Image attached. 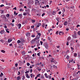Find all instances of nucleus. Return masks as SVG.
<instances>
[{
    "label": "nucleus",
    "mask_w": 80,
    "mask_h": 80,
    "mask_svg": "<svg viewBox=\"0 0 80 80\" xmlns=\"http://www.w3.org/2000/svg\"><path fill=\"white\" fill-rule=\"evenodd\" d=\"M34 3V1L33 0H29V3H28V4H33Z\"/></svg>",
    "instance_id": "nucleus-1"
},
{
    "label": "nucleus",
    "mask_w": 80,
    "mask_h": 80,
    "mask_svg": "<svg viewBox=\"0 0 80 80\" xmlns=\"http://www.w3.org/2000/svg\"><path fill=\"white\" fill-rule=\"evenodd\" d=\"M44 45L45 46L46 49H48V44H47V43H45Z\"/></svg>",
    "instance_id": "nucleus-2"
},
{
    "label": "nucleus",
    "mask_w": 80,
    "mask_h": 80,
    "mask_svg": "<svg viewBox=\"0 0 80 80\" xmlns=\"http://www.w3.org/2000/svg\"><path fill=\"white\" fill-rule=\"evenodd\" d=\"M30 15V14H29V11H26V13H25V12H23V15H25V16L26 15Z\"/></svg>",
    "instance_id": "nucleus-3"
},
{
    "label": "nucleus",
    "mask_w": 80,
    "mask_h": 80,
    "mask_svg": "<svg viewBox=\"0 0 80 80\" xmlns=\"http://www.w3.org/2000/svg\"><path fill=\"white\" fill-rule=\"evenodd\" d=\"M38 3H39V1H38V0H35V5H38Z\"/></svg>",
    "instance_id": "nucleus-4"
},
{
    "label": "nucleus",
    "mask_w": 80,
    "mask_h": 80,
    "mask_svg": "<svg viewBox=\"0 0 80 80\" xmlns=\"http://www.w3.org/2000/svg\"><path fill=\"white\" fill-rule=\"evenodd\" d=\"M0 33H1V35H2L3 33H5V31H4V30H1V32H0Z\"/></svg>",
    "instance_id": "nucleus-5"
},
{
    "label": "nucleus",
    "mask_w": 80,
    "mask_h": 80,
    "mask_svg": "<svg viewBox=\"0 0 80 80\" xmlns=\"http://www.w3.org/2000/svg\"><path fill=\"white\" fill-rule=\"evenodd\" d=\"M63 24L65 26H66V25H67V24H68V22H67V21H65L64 22V23Z\"/></svg>",
    "instance_id": "nucleus-6"
},
{
    "label": "nucleus",
    "mask_w": 80,
    "mask_h": 80,
    "mask_svg": "<svg viewBox=\"0 0 80 80\" xmlns=\"http://www.w3.org/2000/svg\"><path fill=\"white\" fill-rule=\"evenodd\" d=\"M26 35L27 37H30V33H28L26 34Z\"/></svg>",
    "instance_id": "nucleus-7"
},
{
    "label": "nucleus",
    "mask_w": 80,
    "mask_h": 80,
    "mask_svg": "<svg viewBox=\"0 0 80 80\" xmlns=\"http://www.w3.org/2000/svg\"><path fill=\"white\" fill-rule=\"evenodd\" d=\"M26 76L28 78H30V76L28 75V74H26Z\"/></svg>",
    "instance_id": "nucleus-8"
},
{
    "label": "nucleus",
    "mask_w": 80,
    "mask_h": 80,
    "mask_svg": "<svg viewBox=\"0 0 80 80\" xmlns=\"http://www.w3.org/2000/svg\"><path fill=\"white\" fill-rule=\"evenodd\" d=\"M70 40H71V37H70L69 36L67 40L68 41H70Z\"/></svg>",
    "instance_id": "nucleus-9"
},
{
    "label": "nucleus",
    "mask_w": 80,
    "mask_h": 80,
    "mask_svg": "<svg viewBox=\"0 0 80 80\" xmlns=\"http://www.w3.org/2000/svg\"><path fill=\"white\" fill-rule=\"evenodd\" d=\"M59 33L60 35H63V32H62V31H60Z\"/></svg>",
    "instance_id": "nucleus-10"
},
{
    "label": "nucleus",
    "mask_w": 80,
    "mask_h": 80,
    "mask_svg": "<svg viewBox=\"0 0 80 80\" xmlns=\"http://www.w3.org/2000/svg\"><path fill=\"white\" fill-rule=\"evenodd\" d=\"M18 28L19 29L20 28H21V24H19V25H18Z\"/></svg>",
    "instance_id": "nucleus-11"
},
{
    "label": "nucleus",
    "mask_w": 80,
    "mask_h": 80,
    "mask_svg": "<svg viewBox=\"0 0 80 80\" xmlns=\"http://www.w3.org/2000/svg\"><path fill=\"white\" fill-rule=\"evenodd\" d=\"M12 41V40L8 39V43H10V42H11Z\"/></svg>",
    "instance_id": "nucleus-12"
},
{
    "label": "nucleus",
    "mask_w": 80,
    "mask_h": 80,
    "mask_svg": "<svg viewBox=\"0 0 80 80\" xmlns=\"http://www.w3.org/2000/svg\"><path fill=\"white\" fill-rule=\"evenodd\" d=\"M37 39H39L40 38V36L38 35H37L36 37Z\"/></svg>",
    "instance_id": "nucleus-13"
},
{
    "label": "nucleus",
    "mask_w": 80,
    "mask_h": 80,
    "mask_svg": "<svg viewBox=\"0 0 80 80\" xmlns=\"http://www.w3.org/2000/svg\"><path fill=\"white\" fill-rule=\"evenodd\" d=\"M22 55H25V54L26 52H25V51H23L22 52Z\"/></svg>",
    "instance_id": "nucleus-14"
},
{
    "label": "nucleus",
    "mask_w": 80,
    "mask_h": 80,
    "mask_svg": "<svg viewBox=\"0 0 80 80\" xmlns=\"http://www.w3.org/2000/svg\"><path fill=\"white\" fill-rule=\"evenodd\" d=\"M59 19H60V18H59V17H57L56 18V20L58 21V22H59Z\"/></svg>",
    "instance_id": "nucleus-15"
},
{
    "label": "nucleus",
    "mask_w": 80,
    "mask_h": 80,
    "mask_svg": "<svg viewBox=\"0 0 80 80\" xmlns=\"http://www.w3.org/2000/svg\"><path fill=\"white\" fill-rule=\"evenodd\" d=\"M54 61H55V60L54 59V58H52V59L51 60V62H54Z\"/></svg>",
    "instance_id": "nucleus-16"
},
{
    "label": "nucleus",
    "mask_w": 80,
    "mask_h": 80,
    "mask_svg": "<svg viewBox=\"0 0 80 80\" xmlns=\"http://www.w3.org/2000/svg\"><path fill=\"white\" fill-rule=\"evenodd\" d=\"M55 14H56V12L53 11L52 12V15H55Z\"/></svg>",
    "instance_id": "nucleus-17"
},
{
    "label": "nucleus",
    "mask_w": 80,
    "mask_h": 80,
    "mask_svg": "<svg viewBox=\"0 0 80 80\" xmlns=\"http://www.w3.org/2000/svg\"><path fill=\"white\" fill-rule=\"evenodd\" d=\"M53 67L54 68H56V69L57 68V66H56L55 65H54L53 66Z\"/></svg>",
    "instance_id": "nucleus-18"
},
{
    "label": "nucleus",
    "mask_w": 80,
    "mask_h": 80,
    "mask_svg": "<svg viewBox=\"0 0 80 80\" xmlns=\"http://www.w3.org/2000/svg\"><path fill=\"white\" fill-rule=\"evenodd\" d=\"M32 23H35V20L32 19Z\"/></svg>",
    "instance_id": "nucleus-19"
},
{
    "label": "nucleus",
    "mask_w": 80,
    "mask_h": 80,
    "mask_svg": "<svg viewBox=\"0 0 80 80\" xmlns=\"http://www.w3.org/2000/svg\"><path fill=\"white\" fill-rule=\"evenodd\" d=\"M73 59H72V60H70L69 61V63H70L71 62H73Z\"/></svg>",
    "instance_id": "nucleus-20"
},
{
    "label": "nucleus",
    "mask_w": 80,
    "mask_h": 80,
    "mask_svg": "<svg viewBox=\"0 0 80 80\" xmlns=\"http://www.w3.org/2000/svg\"><path fill=\"white\" fill-rule=\"evenodd\" d=\"M38 35H39V37H40V36H41V33H38Z\"/></svg>",
    "instance_id": "nucleus-21"
},
{
    "label": "nucleus",
    "mask_w": 80,
    "mask_h": 80,
    "mask_svg": "<svg viewBox=\"0 0 80 80\" xmlns=\"http://www.w3.org/2000/svg\"><path fill=\"white\" fill-rule=\"evenodd\" d=\"M3 73H2V72H1V74L0 75V77H3Z\"/></svg>",
    "instance_id": "nucleus-22"
},
{
    "label": "nucleus",
    "mask_w": 80,
    "mask_h": 80,
    "mask_svg": "<svg viewBox=\"0 0 80 80\" xmlns=\"http://www.w3.org/2000/svg\"><path fill=\"white\" fill-rule=\"evenodd\" d=\"M10 16V14H7L6 15V16L7 17H9Z\"/></svg>",
    "instance_id": "nucleus-23"
},
{
    "label": "nucleus",
    "mask_w": 80,
    "mask_h": 80,
    "mask_svg": "<svg viewBox=\"0 0 80 80\" xmlns=\"http://www.w3.org/2000/svg\"><path fill=\"white\" fill-rule=\"evenodd\" d=\"M1 52H2V53H5V51L3 50H2Z\"/></svg>",
    "instance_id": "nucleus-24"
},
{
    "label": "nucleus",
    "mask_w": 80,
    "mask_h": 80,
    "mask_svg": "<svg viewBox=\"0 0 80 80\" xmlns=\"http://www.w3.org/2000/svg\"><path fill=\"white\" fill-rule=\"evenodd\" d=\"M74 6H72L70 7V8H71V9H72V10H73V8H74Z\"/></svg>",
    "instance_id": "nucleus-25"
},
{
    "label": "nucleus",
    "mask_w": 80,
    "mask_h": 80,
    "mask_svg": "<svg viewBox=\"0 0 80 80\" xmlns=\"http://www.w3.org/2000/svg\"><path fill=\"white\" fill-rule=\"evenodd\" d=\"M78 35H80V31H78Z\"/></svg>",
    "instance_id": "nucleus-26"
},
{
    "label": "nucleus",
    "mask_w": 80,
    "mask_h": 80,
    "mask_svg": "<svg viewBox=\"0 0 80 80\" xmlns=\"http://www.w3.org/2000/svg\"><path fill=\"white\" fill-rule=\"evenodd\" d=\"M25 79V76H22V80H24V79Z\"/></svg>",
    "instance_id": "nucleus-27"
},
{
    "label": "nucleus",
    "mask_w": 80,
    "mask_h": 80,
    "mask_svg": "<svg viewBox=\"0 0 80 80\" xmlns=\"http://www.w3.org/2000/svg\"><path fill=\"white\" fill-rule=\"evenodd\" d=\"M77 53H75L74 54V57H77Z\"/></svg>",
    "instance_id": "nucleus-28"
},
{
    "label": "nucleus",
    "mask_w": 80,
    "mask_h": 80,
    "mask_svg": "<svg viewBox=\"0 0 80 80\" xmlns=\"http://www.w3.org/2000/svg\"><path fill=\"white\" fill-rule=\"evenodd\" d=\"M69 52V50H68L67 52H65V53H66V54H67V53H68Z\"/></svg>",
    "instance_id": "nucleus-29"
},
{
    "label": "nucleus",
    "mask_w": 80,
    "mask_h": 80,
    "mask_svg": "<svg viewBox=\"0 0 80 80\" xmlns=\"http://www.w3.org/2000/svg\"><path fill=\"white\" fill-rule=\"evenodd\" d=\"M10 25H12V27H13V26H14V24H13L12 23H11Z\"/></svg>",
    "instance_id": "nucleus-30"
},
{
    "label": "nucleus",
    "mask_w": 80,
    "mask_h": 80,
    "mask_svg": "<svg viewBox=\"0 0 80 80\" xmlns=\"http://www.w3.org/2000/svg\"><path fill=\"white\" fill-rule=\"evenodd\" d=\"M21 42L20 41V40H18L17 41V43H20Z\"/></svg>",
    "instance_id": "nucleus-31"
},
{
    "label": "nucleus",
    "mask_w": 80,
    "mask_h": 80,
    "mask_svg": "<svg viewBox=\"0 0 80 80\" xmlns=\"http://www.w3.org/2000/svg\"><path fill=\"white\" fill-rule=\"evenodd\" d=\"M19 11H20V12H22V11L23 12V9H22V8H21L19 10Z\"/></svg>",
    "instance_id": "nucleus-32"
},
{
    "label": "nucleus",
    "mask_w": 80,
    "mask_h": 80,
    "mask_svg": "<svg viewBox=\"0 0 80 80\" xmlns=\"http://www.w3.org/2000/svg\"><path fill=\"white\" fill-rule=\"evenodd\" d=\"M27 66H30V64L28 62L27 63Z\"/></svg>",
    "instance_id": "nucleus-33"
},
{
    "label": "nucleus",
    "mask_w": 80,
    "mask_h": 80,
    "mask_svg": "<svg viewBox=\"0 0 80 80\" xmlns=\"http://www.w3.org/2000/svg\"><path fill=\"white\" fill-rule=\"evenodd\" d=\"M0 7H4V5L3 4H2L0 6Z\"/></svg>",
    "instance_id": "nucleus-34"
},
{
    "label": "nucleus",
    "mask_w": 80,
    "mask_h": 80,
    "mask_svg": "<svg viewBox=\"0 0 80 80\" xmlns=\"http://www.w3.org/2000/svg\"><path fill=\"white\" fill-rule=\"evenodd\" d=\"M29 70L28 71H27L26 72H25V73H29Z\"/></svg>",
    "instance_id": "nucleus-35"
},
{
    "label": "nucleus",
    "mask_w": 80,
    "mask_h": 80,
    "mask_svg": "<svg viewBox=\"0 0 80 80\" xmlns=\"http://www.w3.org/2000/svg\"><path fill=\"white\" fill-rule=\"evenodd\" d=\"M18 75H20V71H18Z\"/></svg>",
    "instance_id": "nucleus-36"
},
{
    "label": "nucleus",
    "mask_w": 80,
    "mask_h": 80,
    "mask_svg": "<svg viewBox=\"0 0 80 80\" xmlns=\"http://www.w3.org/2000/svg\"><path fill=\"white\" fill-rule=\"evenodd\" d=\"M6 31L7 33H10V32L9 31L7 30L6 29Z\"/></svg>",
    "instance_id": "nucleus-37"
},
{
    "label": "nucleus",
    "mask_w": 80,
    "mask_h": 80,
    "mask_svg": "<svg viewBox=\"0 0 80 80\" xmlns=\"http://www.w3.org/2000/svg\"><path fill=\"white\" fill-rule=\"evenodd\" d=\"M18 16H19V17H22V14H19Z\"/></svg>",
    "instance_id": "nucleus-38"
},
{
    "label": "nucleus",
    "mask_w": 80,
    "mask_h": 80,
    "mask_svg": "<svg viewBox=\"0 0 80 80\" xmlns=\"http://www.w3.org/2000/svg\"><path fill=\"white\" fill-rule=\"evenodd\" d=\"M37 15L38 16H38H40L41 15L40 13L37 14Z\"/></svg>",
    "instance_id": "nucleus-39"
},
{
    "label": "nucleus",
    "mask_w": 80,
    "mask_h": 80,
    "mask_svg": "<svg viewBox=\"0 0 80 80\" xmlns=\"http://www.w3.org/2000/svg\"><path fill=\"white\" fill-rule=\"evenodd\" d=\"M66 58H67V59H68L69 58V56L68 55H67Z\"/></svg>",
    "instance_id": "nucleus-40"
},
{
    "label": "nucleus",
    "mask_w": 80,
    "mask_h": 80,
    "mask_svg": "<svg viewBox=\"0 0 80 80\" xmlns=\"http://www.w3.org/2000/svg\"><path fill=\"white\" fill-rule=\"evenodd\" d=\"M62 12H65V9L64 8H63L62 10Z\"/></svg>",
    "instance_id": "nucleus-41"
},
{
    "label": "nucleus",
    "mask_w": 80,
    "mask_h": 80,
    "mask_svg": "<svg viewBox=\"0 0 80 80\" xmlns=\"http://www.w3.org/2000/svg\"><path fill=\"white\" fill-rule=\"evenodd\" d=\"M32 37H35V36L34 35H32L31 36Z\"/></svg>",
    "instance_id": "nucleus-42"
},
{
    "label": "nucleus",
    "mask_w": 80,
    "mask_h": 80,
    "mask_svg": "<svg viewBox=\"0 0 80 80\" xmlns=\"http://www.w3.org/2000/svg\"><path fill=\"white\" fill-rule=\"evenodd\" d=\"M45 13H43L42 14V17H43L44 16V15H45Z\"/></svg>",
    "instance_id": "nucleus-43"
},
{
    "label": "nucleus",
    "mask_w": 80,
    "mask_h": 80,
    "mask_svg": "<svg viewBox=\"0 0 80 80\" xmlns=\"http://www.w3.org/2000/svg\"><path fill=\"white\" fill-rule=\"evenodd\" d=\"M40 43L41 45H42V44H43V42L42 41H40Z\"/></svg>",
    "instance_id": "nucleus-44"
},
{
    "label": "nucleus",
    "mask_w": 80,
    "mask_h": 80,
    "mask_svg": "<svg viewBox=\"0 0 80 80\" xmlns=\"http://www.w3.org/2000/svg\"><path fill=\"white\" fill-rule=\"evenodd\" d=\"M40 74H39L38 75H37V77H40Z\"/></svg>",
    "instance_id": "nucleus-45"
},
{
    "label": "nucleus",
    "mask_w": 80,
    "mask_h": 80,
    "mask_svg": "<svg viewBox=\"0 0 80 80\" xmlns=\"http://www.w3.org/2000/svg\"><path fill=\"white\" fill-rule=\"evenodd\" d=\"M74 35H77V32L75 31L74 32Z\"/></svg>",
    "instance_id": "nucleus-46"
},
{
    "label": "nucleus",
    "mask_w": 80,
    "mask_h": 80,
    "mask_svg": "<svg viewBox=\"0 0 80 80\" xmlns=\"http://www.w3.org/2000/svg\"><path fill=\"white\" fill-rule=\"evenodd\" d=\"M30 76H31V78H32V76H33V74H31Z\"/></svg>",
    "instance_id": "nucleus-47"
},
{
    "label": "nucleus",
    "mask_w": 80,
    "mask_h": 80,
    "mask_svg": "<svg viewBox=\"0 0 80 80\" xmlns=\"http://www.w3.org/2000/svg\"><path fill=\"white\" fill-rule=\"evenodd\" d=\"M42 27H45V24H43L42 25Z\"/></svg>",
    "instance_id": "nucleus-48"
},
{
    "label": "nucleus",
    "mask_w": 80,
    "mask_h": 80,
    "mask_svg": "<svg viewBox=\"0 0 80 80\" xmlns=\"http://www.w3.org/2000/svg\"><path fill=\"white\" fill-rule=\"evenodd\" d=\"M66 44H67V45H69V44H68V42H67Z\"/></svg>",
    "instance_id": "nucleus-49"
},
{
    "label": "nucleus",
    "mask_w": 80,
    "mask_h": 80,
    "mask_svg": "<svg viewBox=\"0 0 80 80\" xmlns=\"http://www.w3.org/2000/svg\"><path fill=\"white\" fill-rule=\"evenodd\" d=\"M32 71H33V70H32V69L30 70V72L31 73H32Z\"/></svg>",
    "instance_id": "nucleus-50"
},
{
    "label": "nucleus",
    "mask_w": 80,
    "mask_h": 80,
    "mask_svg": "<svg viewBox=\"0 0 80 80\" xmlns=\"http://www.w3.org/2000/svg\"><path fill=\"white\" fill-rule=\"evenodd\" d=\"M78 27H80V25L79 24H78L77 25V28H78Z\"/></svg>",
    "instance_id": "nucleus-51"
},
{
    "label": "nucleus",
    "mask_w": 80,
    "mask_h": 80,
    "mask_svg": "<svg viewBox=\"0 0 80 80\" xmlns=\"http://www.w3.org/2000/svg\"><path fill=\"white\" fill-rule=\"evenodd\" d=\"M16 67H17V66H18V63H17L16 64H15Z\"/></svg>",
    "instance_id": "nucleus-52"
},
{
    "label": "nucleus",
    "mask_w": 80,
    "mask_h": 80,
    "mask_svg": "<svg viewBox=\"0 0 80 80\" xmlns=\"http://www.w3.org/2000/svg\"><path fill=\"white\" fill-rule=\"evenodd\" d=\"M38 25H39V26H40V25H42V24H41V23H39L38 24Z\"/></svg>",
    "instance_id": "nucleus-53"
},
{
    "label": "nucleus",
    "mask_w": 80,
    "mask_h": 80,
    "mask_svg": "<svg viewBox=\"0 0 80 80\" xmlns=\"http://www.w3.org/2000/svg\"><path fill=\"white\" fill-rule=\"evenodd\" d=\"M15 22V20H14V19H13L12 21V23H13V22Z\"/></svg>",
    "instance_id": "nucleus-54"
},
{
    "label": "nucleus",
    "mask_w": 80,
    "mask_h": 80,
    "mask_svg": "<svg viewBox=\"0 0 80 80\" xmlns=\"http://www.w3.org/2000/svg\"><path fill=\"white\" fill-rule=\"evenodd\" d=\"M58 31H57L56 32V35H57V34H58Z\"/></svg>",
    "instance_id": "nucleus-55"
},
{
    "label": "nucleus",
    "mask_w": 80,
    "mask_h": 80,
    "mask_svg": "<svg viewBox=\"0 0 80 80\" xmlns=\"http://www.w3.org/2000/svg\"><path fill=\"white\" fill-rule=\"evenodd\" d=\"M4 28H7V26H6V25L4 26Z\"/></svg>",
    "instance_id": "nucleus-56"
},
{
    "label": "nucleus",
    "mask_w": 80,
    "mask_h": 80,
    "mask_svg": "<svg viewBox=\"0 0 80 80\" xmlns=\"http://www.w3.org/2000/svg\"><path fill=\"white\" fill-rule=\"evenodd\" d=\"M66 30H67V31H68V30H69V29L68 28H67Z\"/></svg>",
    "instance_id": "nucleus-57"
},
{
    "label": "nucleus",
    "mask_w": 80,
    "mask_h": 80,
    "mask_svg": "<svg viewBox=\"0 0 80 80\" xmlns=\"http://www.w3.org/2000/svg\"><path fill=\"white\" fill-rule=\"evenodd\" d=\"M12 45H12V44H9L10 47V46H11V47H12Z\"/></svg>",
    "instance_id": "nucleus-58"
},
{
    "label": "nucleus",
    "mask_w": 80,
    "mask_h": 80,
    "mask_svg": "<svg viewBox=\"0 0 80 80\" xmlns=\"http://www.w3.org/2000/svg\"><path fill=\"white\" fill-rule=\"evenodd\" d=\"M78 57L79 58H80V54L78 55Z\"/></svg>",
    "instance_id": "nucleus-59"
},
{
    "label": "nucleus",
    "mask_w": 80,
    "mask_h": 80,
    "mask_svg": "<svg viewBox=\"0 0 80 80\" xmlns=\"http://www.w3.org/2000/svg\"><path fill=\"white\" fill-rule=\"evenodd\" d=\"M37 38H34V42L35 41H36V40H37Z\"/></svg>",
    "instance_id": "nucleus-60"
},
{
    "label": "nucleus",
    "mask_w": 80,
    "mask_h": 80,
    "mask_svg": "<svg viewBox=\"0 0 80 80\" xmlns=\"http://www.w3.org/2000/svg\"><path fill=\"white\" fill-rule=\"evenodd\" d=\"M61 12H60H60L58 13V14H61Z\"/></svg>",
    "instance_id": "nucleus-61"
},
{
    "label": "nucleus",
    "mask_w": 80,
    "mask_h": 80,
    "mask_svg": "<svg viewBox=\"0 0 80 80\" xmlns=\"http://www.w3.org/2000/svg\"><path fill=\"white\" fill-rule=\"evenodd\" d=\"M71 49L72 50H73V48H72V47L71 48Z\"/></svg>",
    "instance_id": "nucleus-62"
},
{
    "label": "nucleus",
    "mask_w": 80,
    "mask_h": 80,
    "mask_svg": "<svg viewBox=\"0 0 80 80\" xmlns=\"http://www.w3.org/2000/svg\"><path fill=\"white\" fill-rule=\"evenodd\" d=\"M31 28H34V26H31Z\"/></svg>",
    "instance_id": "nucleus-63"
},
{
    "label": "nucleus",
    "mask_w": 80,
    "mask_h": 80,
    "mask_svg": "<svg viewBox=\"0 0 80 80\" xmlns=\"http://www.w3.org/2000/svg\"><path fill=\"white\" fill-rule=\"evenodd\" d=\"M37 55H38V56H40V54H39V53H38L37 54Z\"/></svg>",
    "instance_id": "nucleus-64"
}]
</instances>
